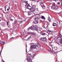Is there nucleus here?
Instances as JSON below:
<instances>
[{"instance_id": "nucleus-1", "label": "nucleus", "mask_w": 62, "mask_h": 62, "mask_svg": "<svg viewBox=\"0 0 62 62\" xmlns=\"http://www.w3.org/2000/svg\"><path fill=\"white\" fill-rule=\"evenodd\" d=\"M33 28L36 31H37V32H38L39 33L41 32V28H40L39 27H37L36 26H35L33 27Z\"/></svg>"}, {"instance_id": "nucleus-2", "label": "nucleus", "mask_w": 62, "mask_h": 62, "mask_svg": "<svg viewBox=\"0 0 62 62\" xmlns=\"http://www.w3.org/2000/svg\"><path fill=\"white\" fill-rule=\"evenodd\" d=\"M32 57L31 54H27V59L28 62H31V60L30 58Z\"/></svg>"}, {"instance_id": "nucleus-3", "label": "nucleus", "mask_w": 62, "mask_h": 62, "mask_svg": "<svg viewBox=\"0 0 62 62\" xmlns=\"http://www.w3.org/2000/svg\"><path fill=\"white\" fill-rule=\"evenodd\" d=\"M34 19L35 22L34 21V22L35 23H39V17H38V16H36L34 18Z\"/></svg>"}, {"instance_id": "nucleus-4", "label": "nucleus", "mask_w": 62, "mask_h": 62, "mask_svg": "<svg viewBox=\"0 0 62 62\" xmlns=\"http://www.w3.org/2000/svg\"><path fill=\"white\" fill-rule=\"evenodd\" d=\"M59 38H61V40L60 41V43L62 44V36L61 34H60L59 35Z\"/></svg>"}, {"instance_id": "nucleus-5", "label": "nucleus", "mask_w": 62, "mask_h": 62, "mask_svg": "<svg viewBox=\"0 0 62 62\" xmlns=\"http://www.w3.org/2000/svg\"><path fill=\"white\" fill-rule=\"evenodd\" d=\"M36 45H33L31 46V49H36Z\"/></svg>"}, {"instance_id": "nucleus-6", "label": "nucleus", "mask_w": 62, "mask_h": 62, "mask_svg": "<svg viewBox=\"0 0 62 62\" xmlns=\"http://www.w3.org/2000/svg\"><path fill=\"white\" fill-rule=\"evenodd\" d=\"M27 9H29L30 10H31L32 9V7L30 6V5L27 6Z\"/></svg>"}, {"instance_id": "nucleus-7", "label": "nucleus", "mask_w": 62, "mask_h": 62, "mask_svg": "<svg viewBox=\"0 0 62 62\" xmlns=\"http://www.w3.org/2000/svg\"><path fill=\"white\" fill-rule=\"evenodd\" d=\"M60 2H61V3H60V2H58V3H57V4L58 5H59L60 6H61V7H62V0H61V1H60Z\"/></svg>"}, {"instance_id": "nucleus-8", "label": "nucleus", "mask_w": 62, "mask_h": 62, "mask_svg": "<svg viewBox=\"0 0 62 62\" xmlns=\"http://www.w3.org/2000/svg\"><path fill=\"white\" fill-rule=\"evenodd\" d=\"M53 7L54 9H56V10H57V9L58 8V7L57 6H55L54 4L53 5Z\"/></svg>"}, {"instance_id": "nucleus-9", "label": "nucleus", "mask_w": 62, "mask_h": 62, "mask_svg": "<svg viewBox=\"0 0 62 62\" xmlns=\"http://www.w3.org/2000/svg\"><path fill=\"white\" fill-rule=\"evenodd\" d=\"M41 39L42 41H45L46 40V38L45 37Z\"/></svg>"}, {"instance_id": "nucleus-10", "label": "nucleus", "mask_w": 62, "mask_h": 62, "mask_svg": "<svg viewBox=\"0 0 62 62\" xmlns=\"http://www.w3.org/2000/svg\"><path fill=\"white\" fill-rule=\"evenodd\" d=\"M35 45L37 46V48H39V44L38 43H36L35 44Z\"/></svg>"}, {"instance_id": "nucleus-11", "label": "nucleus", "mask_w": 62, "mask_h": 62, "mask_svg": "<svg viewBox=\"0 0 62 62\" xmlns=\"http://www.w3.org/2000/svg\"><path fill=\"white\" fill-rule=\"evenodd\" d=\"M41 6L43 8H45V6H44V5L43 4H43L41 5Z\"/></svg>"}, {"instance_id": "nucleus-12", "label": "nucleus", "mask_w": 62, "mask_h": 62, "mask_svg": "<svg viewBox=\"0 0 62 62\" xmlns=\"http://www.w3.org/2000/svg\"><path fill=\"white\" fill-rule=\"evenodd\" d=\"M52 49H53V48H54V49H55V50H57V48L56 47H54V46H52Z\"/></svg>"}, {"instance_id": "nucleus-13", "label": "nucleus", "mask_w": 62, "mask_h": 62, "mask_svg": "<svg viewBox=\"0 0 62 62\" xmlns=\"http://www.w3.org/2000/svg\"><path fill=\"white\" fill-rule=\"evenodd\" d=\"M28 30H30L31 29V30H33V27H29V28L28 29Z\"/></svg>"}, {"instance_id": "nucleus-14", "label": "nucleus", "mask_w": 62, "mask_h": 62, "mask_svg": "<svg viewBox=\"0 0 62 62\" xmlns=\"http://www.w3.org/2000/svg\"><path fill=\"white\" fill-rule=\"evenodd\" d=\"M41 19H44V20H45L46 19V18H45V17H44V16H41Z\"/></svg>"}, {"instance_id": "nucleus-15", "label": "nucleus", "mask_w": 62, "mask_h": 62, "mask_svg": "<svg viewBox=\"0 0 62 62\" xmlns=\"http://www.w3.org/2000/svg\"><path fill=\"white\" fill-rule=\"evenodd\" d=\"M31 36H30L27 39L28 40H30V39H31Z\"/></svg>"}, {"instance_id": "nucleus-16", "label": "nucleus", "mask_w": 62, "mask_h": 62, "mask_svg": "<svg viewBox=\"0 0 62 62\" xmlns=\"http://www.w3.org/2000/svg\"><path fill=\"white\" fill-rule=\"evenodd\" d=\"M2 25L3 26H6V24L5 23H2Z\"/></svg>"}, {"instance_id": "nucleus-17", "label": "nucleus", "mask_w": 62, "mask_h": 62, "mask_svg": "<svg viewBox=\"0 0 62 62\" xmlns=\"http://www.w3.org/2000/svg\"><path fill=\"white\" fill-rule=\"evenodd\" d=\"M53 26H56V23H54L53 24Z\"/></svg>"}, {"instance_id": "nucleus-18", "label": "nucleus", "mask_w": 62, "mask_h": 62, "mask_svg": "<svg viewBox=\"0 0 62 62\" xmlns=\"http://www.w3.org/2000/svg\"><path fill=\"white\" fill-rule=\"evenodd\" d=\"M48 31L49 32H50L51 33H52V32H53V31H51L50 30H48Z\"/></svg>"}, {"instance_id": "nucleus-19", "label": "nucleus", "mask_w": 62, "mask_h": 62, "mask_svg": "<svg viewBox=\"0 0 62 62\" xmlns=\"http://www.w3.org/2000/svg\"><path fill=\"white\" fill-rule=\"evenodd\" d=\"M35 54H36V53H34V54H33V55H32V57H34L35 55Z\"/></svg>"}, {"instance_id": "nucleus-20", "label": "nucleus", "mask_w": 62, "mask_h": 62, "mask_svg": "<svg viewBox=\"0 0 62 62\" xmlns=\"http://www.w3.org/2000/svg\"><path fill=\"white\" fill-rule=\"evenodd\" d=\"M33 35L35 37H36L37 36V34H35V33Z\"/></svg>"}, {"instance_id": "nucleus-21", "label": "nucleus", "mask_w": 62, "mask_h": 62, "mask_svg": "<svg viewBox=\"0 0 62 62\" xmlns=\"http://www.w3.org/2000/svg\"><path fill=\"white\" fill-rule=\"evenodd\" d=\"M34 33L33 32H31V35H33L34 34Z\"/></svg>"}, {"instance_id": "nucleus-22", "label": "nucleus", "mask_w": 62, "mask_h": 62, "mask_svg": "<svg viewBox=\"0 0 62 62\" xmlns=\"http://www.w3.org/2000/svg\"><path fill=\"white\" fill-rule=\"evenodd\" d=\"M47 27H46V28H45V27H44L43 28V29H44V30H46V28H47Z\"/></svg>"}, {"instance_id": "nucleus-23", "label": "nucleus", "mask_w": 62, "mask_h": 62, "mask_svg": "<svg viewBox=\"0 0 62 62\" xmlns=\"http://www.w3.org/2000/svg\"><path fill=\"white\" fill-rule=\"evenodd\" d=\"M10 21H13V20L11 18L10 19Z\"/></svg>"}, {"instance_id": "nucleus-24", "label": "nucleus", "mask_w": 62, "mask_h": 62, "mask_svg": "<svg viewBox=\"0 0 62 62\" xmlns=\"http://www.w3.org/2000/svg\"><path fill=\"white\" fill-rule=\"evenodd\" d=\"M41 34L42 35H45V33H42Z\"/></svg>"}, {"instance_id": "nucleus-25", "label": "nucleus", "mask_w": 62, "mask_h": 62, "mask_svg": "<svg viewBox=\"0 0 62 62\" xmlns=\"http://www.w3.org/2000/svg\"><path fill=\"white\" fill-rule=\"evenodd\" d=\"M35 15H36L34 13H33L32 14L33 16H35Z\"/></svg>"}, {"instance_id": "nucleus-26", "label": "nucleus", "mask_w": 62, "mask_h": 62, "mask_svg": "<svg viewBox=\"0 0 62 62\" xmlns=\"http://www.w3.org/2000/svg\"><path fill=\"white\" fill-rule=\"evenodd\" d=\"M49 18L48 19V20L49 21V22H51V20H50V18H49Z\"/></svg>"}, {"instance_id": "nucleus-27", "label": "nucleus", "mask_w": 62, "mask_h": 62, "mask_svg": "<svg viewBox=\"0 0 62 62\" xmlns=\"http://www.w3.org/2000/svg\"><path fill=\"white\" fill-rule=\"evenodd\" d=\"M26 6H29L28 3L27 2L26 3Z\"/></svg>"}, {"instance_id": "nucleus-28", "label": "nucleus", "mask_w": 62, "mask_h": 62, "mask_svg": "<svg viewBox=\"0 0 62 62\" xmlns=\"http://www.w3.org/2000/svg\"><path fill=\"white\" fill-rule=\"evenodd\" d=\"M7 6V5H6L5 6L4 8H5V10H6V7Z\"/></svg>"}, {"instance_id": "nucleus-29", "label": "nucleus", "mask_w": 62, "mask_h": 62, "mask_svg": "<svg viewBox=\"0 0 62 62\" xmlns=\"http://www.w3.org/2000/svg\"><path fill=\"white\" fill-rule=\"evenodd\" d=\"M40 4L41 5H42V4H43V3L42 2H40Z\"/></svg>"}, {"instance_id": "nucleus-30", "label": "nucleus", "mask_w": 62, "mask_h": 62, "mask_svg": "<svg viewBox=\"0 0 62 62\" xmlns=\"http://www.w3.org/2000/svg\"><path fill=\"white\" fill-rule=\"evenodd\" d=\"M48 51H49V52H52V50H51V49L50 50H48Z\"/></svg>"}, {"instance_id": "nucleus-31", "label": "nucleus", "mask_w": 62, "mask_h": 62, "mask_svg": "<svg viewBox=\"0 0 62 62\" xmlns=\"http://www.w3.org/2000/svg\"><path fill=\"white\" fill-rule=\"evenodd\" d=\"M9 24V23H8V22H7V25H8Z\"/></svg>"}, {"instance_id": "nucleus-32", "label": "nucleus", "mask_w": 62, "mask_h": 62, "mask_svg": "<svg viewBox=\"0 0 62 62\" xmlns=\"http://www.w3.org/2000/svg\"><path fill=\"white\" fill-rule=\"evenodd\" d=\"M16 23V20H15V21L14 22V24H15V23Z\"/></svg>"}, {"instance_id": "nucleus-33", "label": "nucleus", "mask_w": 62, "mask_h": 62, "mask_svg": "<svg viewBox=\"0 0 62 62\" xmlns=\"http://www.w3.org/2000/svg\"><path fill=\"white\" fill-rule=\"evenodd\" d=\"M2 43H3V44H5V42L4 41H3L2 42Z\"/></svg>"}, {"instance_id": "nucleus-34", "label": "nucleus", "mask_w": 62, "mask_h": 62, "mask_svg": "<svg viewBox=\"0 0 62 62\" xmlns=\"http://www.w3.org/2000/svg\"><path fill=\"white\" fill-rule=\"evenodd\" d=\"M31 0H31H32V1H35V2H36V0Z\"/></svg>"}, {"instance_id": "nucleus-35", "label": "nucleus", "mask_w": 62, "mask_h": 62, "mask_svg": "<svg viewBox=\"0 0 62 62\" xmlns=\"http://www.w3.org/2000/svg\"><path fill=\"white\" fill-rule=\"evenodd\" d=\"M7 10L8 11V10H9V8H8L7 9Z\"/></svg>"}, {"instance_id": "nucleus-36", "label": "nucleus", "mask_w": 62, "mask_h": 62, "mask_svg": "<svg viewBox=\"0 0 62 62\" xmlns=\"http://www.w3.org/2000/svg\"><path fill=\"white\" fill-rule=\"evenodd\" d=\"M0 56H1V53H0Z\"/></svg>"}, {"instance_id": "nucleus-37", "label": "nucleus", "mask_w": 62, "mask_h": 62, "mask_svg": "<svg viewBox=\"0 0 62 62\" xmlns=\"http://www.w3.org/2000/svg\"><path fill=\"white\" fill-rule=\"evenodd\" d=\"M53 0V1H56L57 0Z\"/></svg>"}, {"instance_id": "nucleus-38", "label": "nucleus", "mask_w": 62, "mask_h": 62, "mask_svg": "<svg viewBox=\"0 0 62 62\" xmlns=\"http://www.w3.org/2000/svg\"><path fill=\"white\" fill-rule=\"evenodd\" d=\"M14 38H13V37H12L11 38H10V39H14Z\"/></svg>"}, {"instance_id": "nucleus-39", "label": "nucleus", "mask_w": 62, "mask_h": 62, "mask_svg": "<svg viewBox=\"0 0 62 62\" xmlns=\"http://www.w3.org/2000/svg\"><path fill=\"white\" fill-rule=\"evenodd\" d=\"M31 33H30V32H28V33L29 34H31Z\"/></svg>"}, {"instance_id": "nucleus-40", "label": "nucleus", "mask_w": 62, "mask_h": 62, "mask_svg": "<svg viewBox=\"0 0 62 62\" xmlns=\"http://www.w3.org/2000/svg\"><path fill=\"white\" fill-rule=\"evenodd\" d=\"M36 10H37V11L38 10V8H37L36 9Z\"/></svg>"}, {"instance_id": "nucleus-41", "label": "nucleus", "mask_w": 62, "mask_h": 62, "mask_svg": "<svg viewBox=\"0 0 62 62\" xmlns=\"http://www.w3.org/2000/svg\"><path fill=\"white\" fill-rule=\"evenodd\" d=\"M59 46H61V45H60L59 44Z\"/></svg>"}, {"instance_id": "nucleus-42", "label": "nucleus", "mask_w": 62, "mask_h": 62, "mask_svg": "<svg viewBox=\"0 0 62 62\" xmlns=\"http://www.w3.org/2000/svg\"><path fill=\"white\" fill-rule=\"evenodd\" d=\"M20 22H21V23H21H21H22V21H20Z\"/></svg>"}, {"instance_id": "nucleus-43", "label": "nucleus", "mask_w": 62, "mask_h": 62, "mask_svg": "<svg viewBox=\"0 0 62 62\" xmlns=\"http://www.w3.org/2000/svg\"><path fill=\"white\" fill-rule=\"evenodd\" d=\"M1 52H2V50L0 51V53H1Z\"/></svg>"}, {"instance_id": "nucleus-44", "label": "nucleus", "mask_w": 62, "mask_h": 62, "mask_svg": "<svg viewBox=\"0 0 62 62\" xmlns=\"http://www.w3.org/2000/svg\"><path fill=\"white\" fill-rule=\"evenodd\" d=\"M9 9H10V7H9Z\"/></svg>"}, {"instance_id": "nucleus-45", "label": "nucleus", "mask_w": 62, "mask_h": 62, "mask_svg": "<svg viewBox=\"0 0 62 62\" xmlns=\"http://www.w3.org/2000/svg\"><path fill=\"white\" fill-rule=\"evenodd\" d=\"M26 52H27V49H26Z\"/></svg>"}, {"instance_id": "nucleus-46", "label": "nucleus", "mask_w": 62, "mask_h": 62, "mask_svg": "<svg viewBox=\"0 0 62 62\" xmlns=\"http://www.w3.org/2000/svg\"><path fill=\"white\" fill-rule=\"evenodd\" d=\"M61 21V22H62V21Z\"/></svg>"}, {"instance_id": "nucleus-47", "label": "nucleus", "mask_w": 62, "mask_h": 62, "mask_svg": "<svg viewBox=\"0 0 62 62\" xmlns=\"http://www.w3.org/2000/svg\"><path fill=\"white\" fill-rule=\"evenodd\" d=\"M26 19H25V20H26Z\"/></svg>"}, {"instance_id": "nucleus-48", "label": "nucleus", "mask_w": 62, "mask_h": 62, "mask_svg": "<svg viewBox=\"0 0 62 62\" xmlns=\"http://www.w3.org/2000/svg\"><path fill=\"white\" fill-rule=\"evenodd\" d=\"M2 49H3V48H2Z\"/></svg>"}, {"instance_id": "nucleus-49", "label": "nucleus", "mask_w": 62, "mask_h": 62, "mask_svg": "<svg viewBox=\"0 0 62 62\" xmlns=\"http://www.w3.org/2000/svg\"><path fill=\"white\" fill-rule=\"evenodd\" d=\"M0 19H1V17H0Z\"/></svg>"}, {"instance_id": "nucleus-50", "label": "nucleus", "mask_w": 62, "mask_h": 62, "mask_svg": "<svg viewBox=\"0 0 62 62\" xmlns=\"http://www.w3.org/2000/svg\"><path fill=\"white\" fill-rule=\"evenodd\" d=\"M62 24V23H61V24Z\"/></svg>"}, {"instance_id": "nucleus-51", "label": "nucleus", "mask_w": 62, "mask_h": 62, "mask_svg": "<svg viewBox=\"0 0 62 62\" xmlns=\"http://www.w3.org/2000/svg\"><path fill=\"white\" fill-rule=\"evenodd\" d=\"M1 2V1H0V2Z\"/></svg>"}]
</instances>
